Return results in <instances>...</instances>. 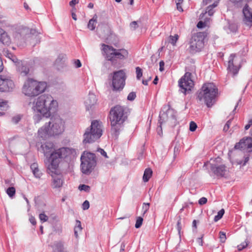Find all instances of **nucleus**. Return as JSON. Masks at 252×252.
<instances>
[{
    "label": "nucleus",
    "instance_id": "1",
    "mask_svg": "<svg viewBox=\"0 0 252 252\" xmlns=\"http://www.w3.org/2000/svg\"><path fill=\"white\" fill-rule=\"evenodd\" d=\"M58 106V102L50 94H42L34 99L32 109L34 112L38 113L33 116L35 123H38L42 117L49 118L52 111L54 112Z\"/></svg>",
    "mask_w": 252,
    "mask_h": 252
},
{
    "label": "nucleus",
    "instance_id": "2",
    "mask_svg": "<svg viewBox=\"0 0 252 252\" xmlns=\"http://www.w3.org/2000/svg\"><path fill=\"white\" fill-rule=\"evenodd\" d=\"M41 147L45 156L48 157L50 155V163L48 166V169L52 172L58 168L60 159L65 158L70 153V149L67 147H63L53 152L54 146L51 142H46Z\"/></svg>",
    "mask_w": 252,
    "mask_h": 252
},
{
    "label": "nucleus",
    "instance_id": "3",
    "mask_svg": "<svg viewBox=\"0 0 252 252\" xmlns=\"http://www.w3.org/2000/svg\"><path fill=\"white\" fill-rule=\"evenodd\" d=\"M126 108L117 105L110 111V121L111 125V133L117 138L120 133L122 124L127 117Z\"/></svg>",
    "mask_w": 252,
    "mask_h": 252
},
{
    "label": "nucleus",
    "instance_id": "4",
    "mask_svg": "<svg viewBox=\"0 0 252 252\" xmlns=\"http://www.w3.org/2000/svg\"><path fill=\"white\" fill-rule=\"evenodd\" d=\"M64 123L60 117L51 118L50 121L39 129L38 133L41 138L62 133L64 129Z\"/></svg>",
    "mask_w": 252,
    "mask_h": 252
},
{
    "label": "nucleus",
    "instance_id": "5",
    "mask_svg": "<svg viewBox=\"0 0 252 252\" xmlns=\"http://www.w3.org/2000/svg\"><path fill=\"white\" fill-rule=\"evenodd\" d=\"M218 94V89L214 84H204L198 91L197 98L200 102H204L208 107H211L215 102V98Z\"/></svg>",
    "mask_w": 252,
    "mask_h": 252
},
{
    "label": "nucleus",
    "instance_id": "6",
    "mask_svg": "<svg viewBox=\"0 0 252 252\" xmlns=\"http://www.w3.org/2000/svg\"><path fill=\"white\" fill-rule=\"evenodd\" d=\"M46 88L47 84L45 82L28 79L23 86L22 93L28 96H35L43 93Z\"/></svg>",
    "mask_w": 252,
    "mask_h": 252
},
{
    "label": "nucleus",
    "instance_id": "7",
    "mask_svg": "<svg viewBox=\"0 0 252 252\" xmlns=\"http://www.w3.org/2000/svg\"><path fill=\"white\" fill-rule=\"evenodd\" d=\"M102 131V123L97 120L93 121L91 126L86 129L83 134V143H91L95 142L101 137Z\"/></svg>",
    "mask_w": 252,
    "mask_h": 252
},
{
    "label": "nucleus",
    "instance_id": "8",
    "mask_svg": "<svg viewBox=\"0 0 252 252\" xmlns=\"http://www.w3.org/2000/svg\"><path fill=\"white\" fill-rule=\"evenodd\" d=\"M81 169L83 174L89 175L94 170L96 164L94 154L84 152L81 157Z\"/></svg>",
    "mask_w": 252,
    "mask_h": 252
},
{
    "label": "nucleus",
    "instance_id": "9",
    "mask_svg": "<svg viewBox=\"0 0 252 252\" xmlns=\"http://www.w3.org/2000/svg\"><path fill=\"white\" fill-rule=\"evenodd\" d=\"M207 36L205 32H199L193 34L189 41V51L191 54L200 52L204 46V39Z\"/></svg>",
    "mask_w": 252,
    "mask_h": 252
},
{
    "label": "nucleus",
    "instance_id": "10",
    "mask_svg": "<svg viewBox=\"0 0 252 252\" xmlns=\"http://www.w3.org/2000/svg\"><path fill=\"white\" fill-rule=\"evenodd\" d=\"M102 50L105 54L106 58L109 61H113L116 59L121 60L127 58L128 52L124 49L117 50L112 46L102 44Z\"/></svg>",
    "mask_w": 252,
    "mask_h": 252
},
{
    "label": "nucleus",
    "instance_id": "11",
    "mask_svg": "<svg viewBox=\"0 0 252 252\" xmlns=\"http://www.w3.org/2000/svg\"><path fill=\"white\" fill-rule=\"evenodd\" d=\"M191 73L186 72L179 80V86L180 91L185 95L189 94L194 86V82L191 78Z\"/></svg>",
    "mask_w": 252,
    "mask_h": 252
},
{
    "label": "nucleus",
    "instance_id": "12",
    "mask_svg": "<svg viewBox=\"0 0 252 252\" xmlns=\"http://www.w3.org/2000/svg\"><path fill=\"white\" fill-rule=\"evenodd\" d=\"M126 74L124 71L120 70L113 73L112 87L113 90L119 91L123 89L125 85Z\"/></svg>",
    "mask_w": 252,
    "mask_h": 252
},
{
    "label": "nucleus",
    "instance_id": "13",
    "mask_svg": "<svg viewBox=\"0 0 252 252\" xmlns=\"http://www.w3.org/2000/svg\"><path fill=\"white\" fill-rule=\"evenodd\" d=\"M35 31L24 26L19 27L13 34L15 42L18 43L24 40L27 35L33 34Z\"/></svg>",
    "mask_w": 252,
    "mask_h": 252
},
{
    "label": "nucleus",
    "instance_id": "14",
    "mask_svg": "<svg viewBox=\"0 0 252 252\" xmlns=\"http://www.w3.org/2000/svg\"><path fill=\"white\" fill-rule=\"evenodd\" d=\"M234 148L248 152H252V137H247L242 139L239 142L235 144Z\"/></svg>",
    "mask_w": 252,
    "mask_h": 252
},
{
    "label": "nucleus",
    "instance_id": "15",
    "mask_svg": "<svg viewBox=\"0 0 252 252\" xmlns=\"http://www.w3.org/2000/svg\"><path fill=\"white\" fill-rule=\"evenodd\" d=\"M14 84L8 77L0 75V91L2 92H9L13 90Z\"/></svg>",
    "mask_w": 252,
    "mask_h": 252
},
{
    "label": "nucleus",
    "instance_id": "16",
    "mask_svg": "<svg viewBox=\"0 0 252 252\" xmlns=\"http://www.w3.org/2000/svg\"><path fill=\"white\" fill-rule=\"evenodd\" d=\"M210 169L214 174L218 177H224L227 172L226 167L224 165H218L210 163Z\"/></svg>",
    "mask_w": 252,
    "mask_h": 252
},
{
    "label": "nucleus",
    "instance_id": "17",
    "mask_svg": "<svg viewBox=\"0 0 252 252\" xmlns=\"http://www.w3.org/2000/svg\"><path fill=\"white\" fill-rule=\"evenodd\" d=\"M235 57V55L232 54L229 56L227 67L229 71L233 73L234 75L237 74L239 70V67L236 64Z\"/></svg>",
    "mask_w": 252,
    "mask_h": 252
},
{
    "label": "nucleus",
    "instance_id": "18",
    "mask_svg": "<svg viewBox=\"0 0 252 252\" xmlns=\"http://www.w3.org/2000/svg\"><path fill=\"white\" fill-rule=\"evenodd\" d=\"M17 69L22 76H26L30 73L29 65L24 62L17 63Z\"/></svg>",
    "mask_w": 252,
    "mask_h": 252
},
{
    "label": "nucleus",
    "instance_id": "19",
    "mask_svg": "<svg viewBox=\"0 0 252 252\" xmlns=\"http://www.w3.org/2000/svg\"><path fill=\"white\" fill-rule=\"evenodd\" d=\"M97 98L96 95L94 94L90 93L86 98L85 104L87 110L92 109L96 103Z\"/></svg>",
    "mask_w": 252,
    "mask_h": 252
},
{
    "label": "nucleus",
    "instance_id": "20",
    "mask_svg": "<svg viewBox=\"0 0 252 252\" xmlns=\"http://www.w3.org/2000/svg\"><path fill=\"white\" fill-rule=\"evenodd\" d=\"M243 13L244 16V21L245 23L249 25L252 23V9L250 8L247 3L245 4Z\"/></svg>",
    "mask_w": 252,
    "mask_h": 252
},
{
    "label": "nucleus",
    "instance_id": "21",
    "mask_svg": "<svg viewBox=\"0 0 252 252\" xmlns=\"http://www.w3.org/2000/svg\"><path fill=\"white\" fill-rule=\"evenodd\" d=\"M56 169L53 170V172L52 170H50L52 173L54 174V175H51L53 178L52 187L53 188H59L63 185V180L61 175L56 174Z\"/></svg>",
    "mask_w": 252,
    "mask_h": 252
},
{
    "label": "nucleus",
    "instance_id": "22",
    "mask_svg": "<svg viewBox=\"0 0 252 252\" xmlns=\"http://www.w3.org/2000/svg\"><path fill=\"white\" fill-rule=\"evenodd\" d=\"M169 115H170V117L172 118H173V119L175 118V116L174 115V110L172 109H168L165 113V112H163V113L160 112V114L159 116V120H158V123H160L161 125L163 122H164L165 117L168 118Z\"/></svg>",
    "mask_w": 252,
    "mask_h": 252
},
{
    "label": "nucleus",
    "instance_id": "23",
    "mask_svg": "<svg viewBox=\"0 0 252 252\" xmlns=\"http://www.w3.org/2000/svg\"><path fill=\"white\" fill-rule=\"evenodd\" d=\"M218 4V1H216L214 2H213V3H212V4L209 5L206 8L205 13H202L200 15V16L202 18L203 16L206 13H208V14L210 16H212L215 12V10L214 9L215 7L217 6Z\"/></svg>",
    "mask_w": 252,
    "mask_h": 252
},
{
    "label": "nucleus",
    "instance_id": "24",
    "mask_svg": "<svg viewBox=\"0 0 252 252\" xmlns=\"http://www.w3.org/2000/svg\"><path fill=\"white\" fill-rule=\"evenodd\" d=\"M31 169L36 178H39L41 175V173L38 168V164L36 163H33L31 165Z\"/></svg>",
    "mask_w": 252,
    "mask_h": 252
},
{
    "label": "nucleus",
    "instance_id": "25",
    "mask_svg": "<svg viewBox=\"0 0 252 252\" xmlns=\"http://www.w3.org/2000/svg\"><path fill=\"white\" fill-rule=\"evenodd\" d=\"M97 16L95 14L92 19H90L88 24V28L90 30H94L95 28V25L97 23Z\"/></svg>",
    "mask_w": 252,
    "mask_h": 252
},
{
    "label": "nucleus",
    "instance_id": "26",
    "mask_svg": "<svg viewBox=\"0 0 252 252\" xmlns=\"http://www.w3.org/2000/svg\"><path fill=\"white\" fill-rule=\"evenodd\" d=\"M0 41L6 45H9L11 42L10 38L6 32L0 36Z\"/></svg>",
    "mask_w": 252,
    "mask_h": 252
},
{
    "label": "nucleus",
    "instance_id": "27",
    "mask_svg": "<svg viewBox=\"0 0 252 252\" xmlns=\"http://www.w3.org/2000/svg\"><path fill=\"white\" fill-rule=\"evenodd\" d=\"M152 173L153 171L150 168L146 169L143 176V181L145 182H148L152 176Z\"/></svg>",
    "mask_w": 252,
    "mask_h": 252
},
{
    "label": "nucleus",
    "instance_id": "28",
    "mask_svg": "<svg viewBox=\"0 0 252 252\" xmlns=\"http://www.w3.org/2000/svg\"><path fill=\"white\" fill-rule=\"evenodd\" d=\"M103 29H105L107 31L108 30V27L106 26H100L99 25L97 28L96 31L97 34L100 36H103L105 35V30Z\"/></svg>",
    "mask_w": 252,
    "mask_h": 252
},
{
    "label": "nucleus",
    "instance_id": "29",
    "mask_svg": "<svg viewBox=\"0 0 252 252\" xmlns=\"http://www.w3.org/2000/svg\"><path fill=\"white\" fill-rule=\"evenodd\" d=\"M237 7H241L249 1V0H230Z\"/></svg>",
    "mask_w": 252,
    "mask_h": 252
},
{
    "label": "nucleus",
    "instance_id": "30",
    "mask_svg": "<svg viewBox=\"0 0 252 252\" xmlns=\"http://www.w3.org/2000/svg\"><path fill=\"white\" fill-rule=\"evenodd\" d=\"M224 214V210L223 209H221L220 211L218 212L217 215L215 216L214 220L215 222L218 221L222 217Z\"/></svg>",
    "mask_w": 252,
    "mask_h": 252
},
{
    "label": "nucleus",
    "instance_id": "31",
    "mask_svg": "<svg viewBox=\"0 0 252 252\" xmlns=\"http://www.w3.org/2000/svg\"><path fill=\"white\" fill-rule=\"evenodd\" d=\"M178 35L175 34L174 36L170 35L169 37V42L172 44L173 46L175 45L178 39Z\"/></svg>",
    "mask_w": 252,
    "mask_h": 252
},
{
    "label": "nucleus",
    "instance_id": "32",
    "mask_svg": "<svg viewBox=\"0 0 252 252\" xmlns=\"http://www.w3.org/2000/svg\"><path fill=\"white\" fill-rule=\"evenodd\" d=\"M150 204L149 203H144L142 205V216H144L150 208Z\"/></svg>",
    "mask_w": 252,
    "mask_h": 252
},
{
    "label": "nucleus",
    "instance_id": "33",
    "mask_svg": "<svg viewBox=\"0 0 252 252\" xmlns=\"http://www.w3.org/2000/svg\"><path fill=\"white\" fill-rule=\"evenodd\" d=\"M6 193L9 197H12L15 194V189L14 187H9L6 190Z\"/></svg>",
    "mask_w": 252,
    "mask_h": 252
},
{
    "label": "nucleus",
    "instance_id": "34",
    "mask_svg": "<svg viewBox=\"0 0 252 252\" xmlns=\"http://www.w3.org/2000/svg\"><path fill=\"white\" fill-rule=\"evenodd\" d=\"M143 221V219L142 217H137V219H136V223L135 224V228H140L142 224Z\"/></svg>",
    "mask_w": 252,
    "mask_h": 252
},
{
    "label": "nucleus",
    "instance_id": "35",
    "mask_svg": "<svg viewBox=\"0 0 252 252\" xmlns=\"http://www.w3.org/2000/svg\"><path fill=\"white\" fill-rule=\"evenodd\" d=\"M55 249H57L59 252H63L62 251L63 249V244L62 242H57L55 244Z\"/></svg>",
    "mask_w": 252,
    "mask_h": 252
},
{
    "label": "nucleus",
    "instance_id": "36",
    "mask_svg": "<svg viewBox=\"0 0 252 252\" xmlns=\"http://www.w3.org/2000/svg\"><path fill=\"white\" fill-rule=\"evenodd\" d=\"M39 218L42 222L47 221L48 220V217L44 212L39 214Z\"/></svg>",
    "mask_w": 252,
    "mask_h": 252
},
{
    "label": "nucleus",
    "instance_id": "37",
    "mask_svg": "<svg viewBox=\"0 0 252 252\" xmlns=\"http://www.w3.org/2000/svg\"><path fill=\"white\" fill-rule=\"evenodd\" d=\"M79 189L80 190H84L86 192H89L90 190V187L86 185H81L79 186Z\"/></svg>",
    "mask_w": 252,
    "mask_h": 252
},
{
    "label": "nucleus",
    "instance_id": "38",
    "mask_svg": "<svg viewBox=\"0 0 252 252\" xmlns=\"http://www.w3.org/2000/svg\"><path fill=\"white\" fill-rule=\"evenodd\" d=\"M74 229L79 231V232H81L82 230V227L81 226V221L79 220H76V224L74 226Z\"/></svg>",
    "mask_w": 252,
    "mask_h": 252
},
{
    "label": "nucleus",
    "instance_id": "39",
    "mask_svg": "<svg viewBox=\"0 0 252 252\" xmlns=\"http://www.w3.org/2000/svg\"><path fill=\"white\" fill-rule=\"evenodd\" d=\"M248 241L247 240H246L245 242L242 243L240 245L238 246V250L239 251H241L244 248H245L248 245Z\"/></svg>",
    "mask_w": 252,
    "mask_h": 252
},
{
    "label": "nucleus",
    "instance_id": "40",
    "mask_svg": "<svg viewBox=\"0 0 252 252\" xmlns=\"http://www.w3.org/2000/svg\"><path fill=\"white\" fill-rule=\"evenodd\" d=\"M136 78L138 80H139L141 77L142 76V69L139 67H136Z\"/></svg>",
    "mask_w": 252,
    "mask_h": 252
},
{
    "label": "nucleus",
    "instance_id": "41",
    "mask_svg": "<svg viewBox=\"0 0 252 252\" xmlns=\"http://www.w3.org/2000/svg\"><path fill=\"white\" fill-rule=\"evenodd\" d=\"M197 127V125L195 122H194L193 121H191L190 122V124H189L190 131H194L196 130Z\"/></svg>",
    "mask_w": 252,
    "mask_h": 252
},
{
    "label": "nucleus",
    "instance_id": "42",
    "mask_svg": "<svg viewBox=\"0 0 252 252\" xmlns=\"http://www.w3.org/2000/svg\"><path fill=\"white\" fill-rule=\"evenodd\" d=\"M220 239L221 243H224L226 239L225 233L222 231L220 232Z\"/></svg>",
    "mask_w": 252,
    "mask_h": 252
},
{
    "label": "nucleus",
    "instance_id": "43",
    "mask_svg": "<svg viewBox=\"0 0 252 252\" xmlns=\"http://www.w3.org/2000/svg\"><path fill=\"white\" fill-rule=\"evenodd\" d=\"M136 97V94L134 92H131L130 93L127 97V99L128 100L132 101Z\"/></svg>",
    "mask_w": 252,
    "mask_h": 252
},
{
    "label": "nucleus",
    "instance_id": "44",
    "mask_svg": "<svg viewBox=\"0 0 252 252\" xmlns=\"http://www.w3.org/2000/svg\"><path fill=\"white\" fill-rule=\"evenodd\" d=\"M90 203L88 200H85L82 204V208L84 210H87L89 208Z\"/></svg>",
    "mask_w": 252,
    "mask_h": 252
},
{
    "label": "nucleus",
    "instance_id": "45",
    "mask_svg": "<svg viewBox=\"0 0 252 252\" xmlns=\"http://www.w3.org/2000/svg\"><path fill=\"white\" fill-rule=\"evenodd\" d=\"M21 119V117L20 115H17L12 118V121L13 123L17 124L20 121Z\"/></svg>",
    "mask_w": 252,
    "mask_h": 252
},
{
    "label": "nucleus",
    "instance_id": "46",
    "mask_svg": "<svg viewBox=\"0 0 252 252\" xmlns=\"http://www.w3.org/2000/svg\"><path fill=\"white\" fill-rule=\"evenodd\" d=\"M216 1H218L219 2V0H203V4L204 5H208V4H212Z\"/></svg>",
    "mask_w": 252,
    "mask_h": 252
},
{
    "label": "nucleus",
    "instance_id": "47",
    "mask_svg": "<svg viewBox=\"0 0 252 252\" xmlns=\"http://www.w3.org/2000/svg\"><path fill=\"white\" fill-rule=\"evenodd\" d=\"M207 202V199L206 197H201L198 201V203L201 205H204L206 204Z\"/></svg>",
    "mask_w": 252,
    "mask_h": 252
},
{
    "label": "nucleus",
    "instance_id": "48",
    "mask_svg": "<svg viewBox=\"0 0 252 252\" xmlns=\"http://www.w3.org/2000/svg\"><path fill=\"white\" fill-rule=\"evenodd\" d=\"M8 57L10 58L14 63H17L18 61L17 58L12 54H8Z\"/></svg>",
    "mask_w": 252,
    "mask_h": 252
},
{
    "label": "nucleus",
    "instance_id": "49",
    "mask_svg": "<svg viewBox=\"0 0 252 252\" xmlns=\"http://www.w3.org/2000/svg\"><path fill=\"white\" fill-rule=\"evenodd\" d=\"M231 123V120H229L226 122V123L225 124V125H224V127H223L224 131H226L228 130V129L229 128V126H230Z\"/></svg>",
    "mask_w": 252,
    "mask_h": 252
},
{
    "label": "nucleus",
    "instance_id": "50",
    "mask_svg": "<svg viewBox=\"0 0 252 252\" xmlns=\"http://www.w3.org/2000/svg\"><path fill=\"white\" fill-rule=\"evenodd\" d=\"M177 230H178V233L180 234V233H181V229H182L181 222V219H180L178 220V222H177Z\"/></svg>",
    "mask_w": 252,
    "mask_h": 252
},
{
    "label": "nucleus",
    "instance_id": "51",
    "mask_svg": "<svg viewBox=\"0 0 252 252\" xmlns=\"http://www.w3.org/2000/svg\"><path fill=\"white\" fill-rule=\"evenodd\" d=\"M205 22L202 21H199L197 24V27L198 28H203L206 26Z\"/></svg>",
    "mask_w": 252,
    "mask_h": 252
},
{
    "label": "nucleus",
    "instance_id": "52",
    "mask_svg": "<svg viewBox=\"0 0 252 252\" xmlns=\"http://www.w3.org/2000/svg\"><path fill=\"white\" fill-rule=\"evenodd\" d=\"M74 64L76 68L80 67L82 65L81 63L79 60H75Z\"/></svg>",
    "mask_w": 252,
    "mask_h": 252
},
{
    "label": "nucleus",
    "instance_id": "53",
    "mask_svg": "<svg viewBox=\"0 0 252 252\" xmlns=\"http://www.w3.org/2000/svg\"><path fill=\"white\" fill-rule=\"evenodd\" d=\"M130 28L133 30H135L137 27V23L136 21L131 22L130 24Z\"/></svg>",
    "mask_w": 252,
    "mask_h": 252
},
{
    "label": "nucleus",
    "instance_id": "54",
    "mask_svg": "<svg viewBox=\"0 0 252 252\" xmlns=\"http://www.w3.org/2000/svg\"><path fill=\"white\" fill-rule=\"evenodd\" d=\"M98 151L99 152H100V153L101 154V155H102L103 156H104V157L105 158H107V154L104 151V150H103L102 149H101V148H99L98 149Z\"/></svg>",
    "mask_w": 252,
    "mask_h": 252
},
{
    "label": "nucleus",
    "instance_id": "55",
    "mask_svg": "<svg viewBox=\"0 0 252 252\" xmlns=\"http://www.w3.org/2000/svg\"><path fill=\"white\" fill-rule=\"evenodd\" d=\"M64 59V55H60L59 56L58 58L56 59V63H58L61 62V61Z\"/></svg>",
    "mask_w": 252,
    "mask_h": 252
},
{
    "label": "nucleus",
    "instance_id": "56",
    "mask_svg": "<svg viewBox=\"0 0 252 252\" xmlns=\"http://www.w3.org/2000/svg\"><path fill=\"white\" fill-rule=\"evenodd\" d=\"M79 1L78 0H72L69 2V5L70 6H73L76 4L78 3Z\"/></svg>",
    "mask_w": 252,
    "mask_h": 252
},
{
    "label": "nucleus",
    "instance_id": "57",
    "mask_svg": "<svg viewBox=\"0 0 252 252\" xmlns=\"http://www.w3.org/2000/svg\"><path fill=\"white\" fill-rule=\"evenodd\" d=\"M3 18V16L2 15L0 14V23H1V24H5V25H6V20H5V19H2Z\"/></svg>",
    "mask_w": 252,
    "mask_h": 252
},
{
    "label": "nucleus",
    "instance_id": "58",
    "mask_svg": "<svg viewBox=\"0 0 252 252\" xmlns=\"http://www.w3.org/2000/svg\"><path fill=\"white\" fill-rule=\"evenodd\" d=\"M164 65V63L163 61H160L159 62V70L162 71L163 70V66Z\"/></svg>",
    "mask_w": 252,
    "mask_h": 252
},
{
    "label": "nucleus",
    "instance_id": "59",
    "mask_svg": "<svg viewBox=\"0 0 252 252\" xmlns=\"http://www.w3.org/2000/svg\"><path fill=\"white\" fill-rule=\"evenodd\" d=\"M30 221L31 223L33 225H35L36 224V220L35 218L33 217H32L30 218Z\"/></svg>",
    "mask_w": 252,
    "mask_h": 252
},
{
    "label": "nucleus",
    "instance_id": "60",
    "mask_svg": "<svg viewBox=\"0 0 252 252\" xmlns=\"http://www.w3.org/2000/svg\"><path fill=\"white\" fill-rule=\"evenodd\" d=\"M176 6H177V9L179 11H181V12H182L183 11V9L181 6V4H179L178 5V3H176Z\"/></svg>",
    "mask_w": 252,
    "mask_h": 252
},
{
    "label": "nucleus",
    "instance_id": "61",
    "mask_svg": "<svg viewBox=\"0 0 252 252\" xmlns=\"http://www.w3.org/2000/svg\"><path fill=\"white\" fill-rule=\"evenodd\" d=\"M151 77H149L147 80H143L142 83L145 85H148V81L151 80Z\"/></svg>",
    "mask_w": 252,
    "mask_h": 252
},
{
    "label": "nucleus",
    "instance_id": "62",
    "mask_svg": "<svg viewBox=\"0 0 252 252\" xmlns=\"http://www.w3.org/2000/svg\"><path fill=\"white\" fill-rule=\"evenodd\" d=\"M159 125L158 126L157 130H158V133L159 134H160L159 132H161V131L162 132V128H161V124L160 125V123H159Z\"/></svg>",
    "mask_w": 252,
    "mask_h": 252
},
{
    "label": "nucleus",
    "instance_id": "63",
    "mask_svg": "<svg viewBox=\"0 0 252 252\" xmlns=\"http://www.w3.org/2000/svg\"><path fill=\"white\" fill-rule=\"evenodd\" d=\"M7 105L6 101H2L0 102V108L4 107Z\"/></svg>",
    "mask_w": 252,
    "mask_h": 252
},
{
    "label": "nucleus",
    "instance_id": "64",
    "mask_svg": "<svg viewBox=\"0 0 252 252\" xmlns=\"http://www.w3.org/2000/svg\"><path fill=\"white\" fill-rule=\"evenodd\" d=\"M198 243L200 245L202 246L203 245V241L202 240V238H198L197 239Z\"/></svg>",
    "mask_w": 252,
    "mask_h": 252
}]
</instances>
